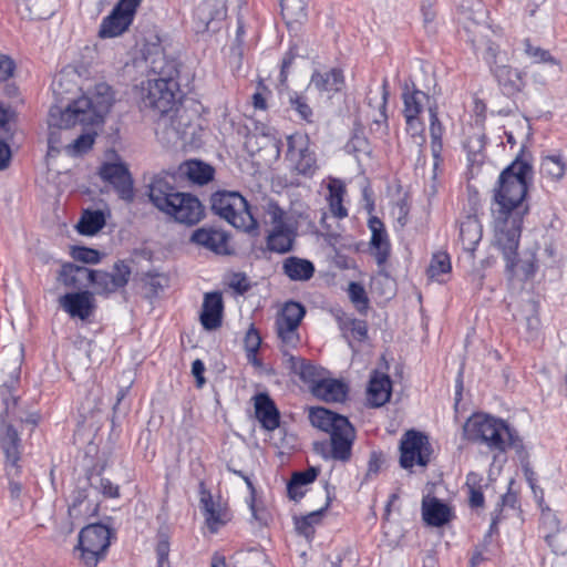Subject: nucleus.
I'll use <instances>...</instances> for the list:
<instances>
[{
  "label": "nucleus",
  "mask_w": 567,
  "mask_h": 567,
  "mask_svg": "<svg viewBox=\"0 0 567 567\" xmlns=\"http://www.w3.org/2000/svg\"><path fill=\"white\" fill-rule=\"evenodd\" d=\"M346 195V186L340 179H331L328 184V205L331 215L338 219L348 216V209L343 205V197Z\"/></svg>",
  "instance_id": "nucleus-38"
},
{
  "label": "nucleus",
  "mask_w": 567,
  "mask_h": 567,
  "mask_svg": "<svg viewBox=\"0 0 567 567\" xmlns=\"http://www.w3.org/2000/svg\"><path fill=\"white\" fill-rule=\"evenodd\" d=\"M91 284L100 295H110L125 287L131 277V268L122 260L114 264L112 271L92 270Z\"/></svg>",
  "instance_id": "nucleus-16"
},
{
  "label": "nucleus",
  "mask_w": 567,
  "mask_h": 567,
  "mask_svg": "<svg viewBox=\"0 0 567 567\" xmlns=\"http://www.w3.org/2000/svg\"><path fill=\"white\" fill-rule=\"evenodd\" d=\"M400 465L405 470L426 466L431 458V445L426 435L415 430L404 433L400 442Z\"/></svg>",
  "instance_id": "nucleus-11"
},
{
  "label": "nucleus",
  "mask_w": 567,
  "mask_h": 567,
  "mask_svg": "<svg viewBox=\"0 0 567 567\" xmlns=\"http://www.w3.org/2000/svg\"><path fill=\"white\" fill-rule=\"evenodd\" d=\"M422 519L427 526L442 527L452 519V511L441 499L426 495L422 499Z\"/></svg>",
  "instance_id": "nucleus-23"
},
{
  "label": "nucleus",
  "mask_w": 567,
  "mask_h": 567,
  "mask_svg": "<svg viewBox=\"0 0 567 567\" xmlns=\"http://www.w3.org/2000/svg\"><path fill=\"white\" fill-rule=\"evenodd\" d=\"M280 7L284 18L299 22L307 16V4L305 0H280Z\"/></svg>",
  "instance_id": "nucleus-44"
},
{
  "label": "nucleus",
  "mask_w": 567,
  "mask_h": 567,
  "mask_svg": "<svg viewBox=\"0 0 567 567\" xmlns=\"http://www.w3.org/2000/svg\"><path fill=\"white\" fill-rule=\"evenodd\" d=\"M286 361L289 364L290 370L298 374L301 380L311 384V388L320 380L318 369L299 357L289 354V357L286 358Z\"/></svg>",
  "instance_id": "nucleus-40"
},
{
  "label": "nucleus",
  "mask_w": 567,
  "mask_h": 567,
  "mask_svg": "<svg viewBox=\"0 0 567 567\" xmlns=\"http://www.w3.org/2000/svg\"><path fill=\"white\" fill-rule=\"evenodd\" d=\"M402 99L404 104V117L419 116L425 107L429 110V105H436L431 101L430 95L416 89L411 91L406 90Z\"/></svg>",
  "instance_id": "nucleus-37"
},
{
  "label": "nucleus",
  "mask_w": 567,
  "mask_h": 567,
  "mask_svg": "<svg viewBox=\"0 0 567 567\" xmlns=\"http://www.w3.org/2000/svg\"><path fill=\"white\" fill-rule=\"evenodd\" d=\"M368 338V324L365 321L357 319L354 323H352L349 330V338H346L352 347V341L363 342Z\"/></svg>",
  "instance_id": "nucleus-54"
},
{
  "label": "nucleus",
  "mask_w": 567,
  "mask_h": 567,
  "mask_svg": "<svg viewBox=\"0 0 567 567\" xmlns=\"http://www.w3.org/2000/svg\"><path fill=\"white\" fill-rule=\"evenodd\" d=\"M0 447L6 456L4 472L12 475L21 467V439L12 425H7L0 434Z\"/></svg>",
  "instance_id": "nucleus-19"
},
{
  "label": "nucleus",
  "mask_w": 567,
  "mask_h": 567,
  "mask_svg": "<svg viewBox=\"0 0 567 567\" xmlns=\"http://www.w3.org/2000/svg\"><path fill=\"white\" fill-rule=\"evenodd\" d=\"M94 97L82 95L69 103L64 109L54 105L49 112V154L65 151L69 142L66 130L80 124L82 126H97L103 123L104 116L112 106L110 86L100 84Z\"/></svg>",
  "instance_id": "nucleus-2"
},
{
  "label": "nucleus",
  "mask_w": 567,
  "mask_h": 567,
  "mask_svg": "<svg viewBox=\"0 0 567 567\" xmlns=\"http://www.w3.org/2000/svg\"><path fill=\"white\" fill-rule=\"evenodd\" d=\"M71 256L74 260L81 261L84 264L95 265L101 260V254L99 250L75 246L71 250Z\"/></svg>",
  "instance_id": "nucleus-49"
},
{
  "label": "nucleus",
  "mask_w": 567,
  "mask_h": 567,
  "mask_svg": "<svg viewBox=\"0 0 567 567\" xmlns=\"http://www.w3.org/2000/svg\"><path fill=\"white\" fill-rule=\"evenodd\" d=\"M204 371H205V365L202 360L197 359L192 363V373L196 378L198 386H202L205 382L204 377H203Z\"/></svg>",
  "instance_id": "nucleus-62"
},
{
  "label": "nucleus",
  "mask_w": 567,
  "mask_h": 567,
  "mask_svg": "<svg viewBox=\"0 0 567 567\" xmlns=\"http://www.w3.org/2000/svg\"><path fill=\"white\" fill-rule=\"evenodd\" d=\"M286 159L290 167L302 175H313L317 169V158L310 148L307 134L295 133L287 136Z\"/></svg>",
  "instance_id": "nucleus-12"
},
{
  "label": "nucleus",
  "mask_w": 567,
  "mask_h": 567,
  "mask_svg": "<svg viewBox=\"0 0 567 567\" xmlns=\"http://www.w3.org/2000/svg\"><path fill=\"white\" fill-rule=\"evenodd\" d=\"M305 315L306 309L300 302L287 301L276 316L275 330L285 359L301 343L299 328Z\"/></svg>",
  "instance_id": "nucleus-8"
},
{
  "label": "nucleus",
  "mask_w": 567,
  "mask_h": 567,
  "mask_svg": "<svg viewBox=\"0 0 567 567\" xmlns=\"http://www.w3.org/2000/svg\"><path fill=\"white\" fill-rule=\"evenodd\" d=\"M95 512V508L87 501V491L85 488H76L71 496L68 515L70 523L62 527L64 534H70L74 529V523L86 518Z\"/></svg>",
  "instance_id": "nucleus-26"
},
{
  "label": "nucleus",
  "mask_w": 567,
  "mask_h": 567,
  "mask_svg": "<svg viewBox=\"0 0 567 567\" xmlns=\"http://www.w3.org/2000/svg\"><path fill=\"white\" fill-rule=\"evenodd\" d=\"M224 312V302L221 293L218 291L207 292L200 312V323L204 329L212 331L221 326Z\"/></svg>",
  "instance_id": "nucleus-22"
},
{
  "label": "nucleus",
  "mask_w": 567,
  "mask_h": 567,
  "mask_svg": "<svg viewBox=\"0 0 567 567\" xmlns=\"http://www.w3.org/2000/svg\"><path fill=\"white\" fill-rule=\"evenodd\" d=\"M171 114L174 115V124H168L166 131L156 128L157 134L162 132L168 142L172 140L181 138L185 134L183 126H186V123H183L182 125L181 121L178 120L181 116L177 114V112L172 111Z\"/></svg>",
  "instance_id": "nucleus-53"
},
{
  "label": "nucleus",
  "mask_w": 567,
  "mask_h": 567,
  "mask_svg": "<svg viewBox=\"0 0 567 567\" xmlns=\"http://www.w3.org/2000/svg\"><path fill=\"white\" fill-rule=\"evenodd\" d=\"M468 440L485 444L494 453H505L515 450L522 454L524 445L515 429L505 421L486 414L472 415L464 425Z\"/></svg>",
  "instance_id": "nucleus-3"
},
{
  "label": "nucleus",
  "mask_w": 567,
  "mask_h": 567,
  "mask_svg": "<svg viewBox=\"0 0 567 567\" xmlns=\"http://www.w3.org/2000/svg\"><path fill=\"white\" fill-rule=\"evenodd\" d=\"M545 542L551 548L555 554H564L567 547L566 542L564 540L565 536L561 533H546L544 535Z\"/></svg>",
  "instance_id": "nucleus-56"
},
{
  "label": "nucleus",
  "mask_w": 567,
  "mask_h": 567,
  "mask_svg": "<svg viewBox=\"0 0 567 567\" xmlns=\"http://www.w3.org/2000/svg\"><path fill=\"white\" fill-rule=\"evenodd\" d=\"M175 79H148L142 84L141 102L144 109L159 114L157 130L166 131L168 124H174V115L171 112L175 105Z\"/></svg>",
  "instance_id": "nucleus-6"
},
{
  "label": "nucleus",
  "mask_w": 567,
  "mask_h": 567,
  "mask_svg": "<svg viewBox=\"0 0 567 567\" xmlns=\"http://www.w3.org/2000/svg\"><path fill=\"white\" fill-rule=\"evenodd\" d=\"M100 489L102 494L110 498H117L120 496L118 485L112 483L109 478H101Z\"/></svg>",
  "instance_id": "nucleus-60"
},
{
  "label": "nucleus",
  "mask_w": 567,
  "mask_h": 567,
  "mask_svg": "<svg viewBox=\"0 0 567 567\" xmlns=\"http://www.w3.org/2000/svg\"><path fill=\"white\" fill-rule=\"evenodd\" d=\"M309 420L312 426L330 435L329 457L341 462L349 461L355 440V430L350 421L324 408H311Z\"/></svg>",
  "instance_id": "nucleus-5"
},
{
  "label": "nucleus",
  "mask_w": 567,
  "mask_h": 567,
  "mask_svg": "<svg viewBox=\"0 0 567 567\" xmlns=\"http://www.w3.org/2000/svg\"><path fill=\"white\" fill-rule=\"evenodd\" d=\"M451 269L450 256L446 252H437L432 257L427 275L430 278L439 280L441 275L449 274Z\"/></svg>",
  "instance_id": "nucleus-47"
},
{
  "label": "nucleus",
  "mask_w": 567,
  "mask_h": 567,
  "mask_svg": "<svg viewBox=\"0 0 567 567\" xmlns=\"http://www.w3.org/2000/svg\"><path fill=\"white\" fill-rule=\"evenodd\" d=\"M389 82L386 79L382 82L381 87V96L375 102V105H372V100H369V106L373 107L375 113L372 115V120L375 124H386L388 115H386V104H388V97H389Z\"/></svg>",
  "instance_id": "nucleus-46"
},
{
  "label": "nucleus",
  "mask_w": 567,
  "mask_h": 567,
  "mask_svg": "<svg viewBox=\"0 0 567 567\" xmlns=\"http://www.w3.org/2000/svg\"><path fill=\"white\" fill-rule=\"evenodd\" d=\"M290 104L291 107L299 114L300 118L308 123L312 121V110L302 96L295 94L290 97Z\"/></svg>",
  "instance_id": "nucleus-52"
},
{
  "label": "nucleus",
  "mask_w": 567,
  "mask_h": 567,
  "mask_svg": "<svg viewBox=\"0 0 567 567\" xmlns=\"http://www.w3.org/2000/svg\"><path fill=\"white\" fill-rule=\"evenodd\" d=\"M105 225L104 214L101 210H86L83 213L78 230L82 235H94Z\"/></svg>",
  "instance_id": "nucleus-41"
},
{
  "label": "nucleus",
  "mask_w": 567,
  "mask_h": 567,
  "mask_svg": "<svg viewBox=\"0 0 567 567\" xmlns=\"http://www.w3.org/2000/svg\"><path fill=\"white\" fill-rule=\"evenodd\" d=\"M483 237V226L476 216H466L460 223L458 243L472 260Z\"/></svg>",
  "instance_id": "nucleus-20"
},
{
  "label": "nucleus",
  "mask_w": 567,
  "mask_h": 567,
  "mask_svg": "<svg viewBox=\"0 0 567 567\" xmlns=\"http://www.w3.org/2000/svg\"><path fill=\"white\" fill-rule=\"evenodd\" d=\"M143 58L156 79H175L177 68L175 60L168 59L158 42L146 43L142 50Z\"/></svg>",
  "instance_id": "nucleus-17"
},
{
  "label": "nucleus",
  "mask_w": 567,
  "mask_h": 567,
  "mask_svg": "<svg viewBox=\"0 0 567 567\" xmlns=\"http://www.w3.org/2000/svg\"><path fill=\"white\" fill-rule=\"evenodd\" d=\"M20 474H21V467H18V471L12 475H9L8 473L4 472V475L8 480L9 494H10L11 499H13V501L19 499L21 496V493H22V485L18 480Z\"/></svg>",
  "instance_id": "nucleus-58"
},
{
  "label": "nucleus",
  "mask_w": 567,
  "mask_h": 567,
  "mask_svg": "<svg viewBox=\"0 0 567 567\" xmlns=\"http://www.w3.org/2000/svg\"><path fill=\"white\" fill-rule=\"evenodd\" d=\"M92 275V270L84 266L65 262L61 266L58 280L66 288L80 289L91 284Z\"/></svg>",
  "instance_id": "nucleus-28"
},
{
  "label": "nucleus",
  "mask_w": 567,
  "mask_h": 567,
  "mask_svg": "<svg viewBox=\"0 0 567 567\" xmlns=\"http://www.w3.org/2000/svg\"><path fill=\"white\" fill-rule=\"evenodd\" d=\"M523 44L525 54L532 59L534 63L561 66L560 61L553 56L548 50L534 45L529 39H525Z\"/></svg>",
  "instance_id": "nucleus-43"
},
{
  "label": "nucleus",
  "mask_w": 567,
  "mask_h": 567,
  "mask_svg": "<svg viewBox=\"0 0 567 567\" xmlns=\"http://www.w3.org/2000/svg\"><path fill=\"white\" fill-rule=\"evenodd\" d=\"M392 382L388 374L373 371L367 389V399L371 406L380 408L391 398Z\"/></svg>",
  "instance_id": "nucleus-25"
},
{
  "label": "nucleus",
  "mask_w": 567,
  "mask_h": 567,
  "mask_svg": "<svg viewBox=\"0 0 567 567\" xmlns=\"http://www.w3.org/2000/svg\"><path fill=\"white\" fill-rule=\"evenodd\" d=\"M11 159V150L9 145L0 141V171L9 166Z\"/></svg>",
  "instance_id": "nucleus-63"
},
{
  "label": "nucleus",
  "mask_w": 567,
  "mask_h": 567,
  "mask_svg": "<svg viewBox=\"0 0 567 567\" xmlns=\"http://www.w3.org/2000/svg\"><path fill=\"white\" fill-rule=\"evenodd\" d=\"M246 352L258 351L261 344V337L258 330L251 324L244 339Z\"/></svg>",
  "instance_id": "nucleus-57"
},
{
  "label": "nucleus",
  "mask_w": 567,
  "mask_h": 567,
  "mask_svg": "<svg viewBox=\"0 0 567 567\" xmlns=\"http://www.w3.org/2000/svg\"><path fill=\"white\" fill-rule=\"evenodd\" d=\"M370 248L379 266L384 265L391 252V244L384 224L375 216L369 219Z\"/></svg>",
  "instance_id": "nucleus-21"
},
{
  "label": "nucleus",
  "mask_w": 567,
  "mask_h": 567,
  "mask_svg": "<svg viewBox=\"0 0 567 567\" xmlns=\"http://www.w3.org/2000/svg\"><path fill=\"white\" fill-rule=\"evenodd\" d=\"M349 296L358 311L364 313L369 303L364 288L358 282H351L349 285Z\"/></svg>",
  "instance_id": "nucleus-48"
},
{
  "label": "nucleus",
  "mask_w": 567,
  "mask_h": 567,
  "mask_svg": "<svg viewBox=\"0 0 567 567\" xmlns=\"http://www.w3.org/2000/svg\"><path fill=\"white\" fill-rule=\"evenodd\" d=\"M14 70V62L7 55H0V82L8 80Z\"/></svg>",
  "instance_id": "nucleus-61"
},
{
  "label": "nucleus",
  "mask_w": 567,
  "mask_h": 567,
  "mask_svg": "<svg viewBox=\"0 0 567 567\" xmlns=\"http://www.w3.org/2000/svg\"><path fill=\"white\" fill-rule=\"evenodd\" d=\"M310 85L318 92L326 93L328 96H331L343 87V72L337 68L327 71H315L311 75Z\"/></svg>",
  "instance_id": "nucleus-27"
},
{
  "label": "nucleus",
  "mask_w": 567,
  "mask_h": 567,
  "mask_svg": "<svg viewBox=\"0 0 567 567\" xmlns=\"http://www.w3.org/2000/svg\"><path fill=\"white\" fill-rule=\"evenodd\" d=\"M95 131H86L65 145V153L70 156H80L87 153L95 142Z\"/></svg>",
  "instance_id": "nucleus-42"
},
{
  "label": "nucleus",
  "mask_w": 567,
  "mask_h": 567,
  "mask_svg": "<svg viewBox=\"0 0 567 567\" xmlns=\"http://www.w3.org/2000/svg\"><path fill=\"white\" fill-rule=\"evenodd\" d=\"M540 176L549 183L557 184L566 175L567 163L564 156L557 152L542 156Z\"/></svg>",
  "instance_id": "nucleus-31"
},
{
  "label": "nucleus",
  "mask_w": 567,
  "mask_h": 567,
  "mask_svg": "<svg viewBox=\"0 0 567 567\" xmlns=\"http://www.w3.org/2000/svg\"><path fill=\"white\" fill-rule=\"evenodd\" d=\"M234 567H272L266 554L258 548L239 549L231 556Z\"/></svg>",
  "instance_id": "nucleus-39"
},
{
  "label": "nucleus",
  "mask_w": 567,
  "mask_h": 567,
  "mask_svg": "<svg viewBox=\"0 0 567 567\" xmlns=\"http://www.w3.org/2000/svg\"><path fill=\"white\" fill-rule=\"evenodd\" d=\"M491 71L505 95H515L525 86L523 74L517 69L494 63L491 65Z\"/></svg>",
  "instance_id": "nucleus-24"
},
{
  "label": "nucleus",
  "mask_w": 567,
  "mask_h": 567,
  "mask_svg": "<svg viewBox=\"0 0 567 567\" xmlns=\"http://www.w3.org/2000/svg\"><path fill=\"white\" fill-rule=\"evenodd\" d=\"M192 241L217 254L225 252L227 247L226 235L215 229L199 228L195 230Z\"/></svg>",
  "instance_id": "nucleus-35"
},
{
  "label": "nucleus",
  "mask_w": 567,
  "mask_h": 567,
  "mask_svg": "<svg viewBox=\"0 0 567 567\" xmlns=\"http://www.w3.org/2000/svg\"><path fill=\"white\" fill-rule=\"evenodd\" d=\"M334 317H336V320L338 322L339 329L342 332V336L344 338H349V330H350L352 323H354V321L357 319L351 317V316H349V315H347L346 312H343L341 310H338L336 312Z\"/></svg>",
  "instance_id": "nucleus-59"
},
{
  "label": "nucleus",
  "mask_w": 567,
  "mask_h": 567,
  "mask_svg": "<svg viewBox=\"0 0 567 567\" xmlns=\"http://www.w3.org/2000/svg\"><path fill=\"white\" fill-rule=\"evenodd\" d=\"M324 509L326 508H321V509L311 512L308 515L298 519L296 522V528H297L298 533L303 535L306 538L313 537L315 526L320 524Z\"/></svg>",
  "instance_id": "nucleus-45"
},
{
  "label": "nucleus",
  "mask_w": 567,
  "mask_h": 567,
  "mask_svg": "<svg viewBox=\"0 0 567 567\" xmlns=\"http://www.w3.org/2000/svg\"><path fill=\"white\" fill-rule=\"evenodd\" d=\"M111 530L103 524H91L79 534L80 559L85 567H96L110 546Z\"/></svg>",
  "instance_id": "nucleus-9"
},
{
  "label": "nucleus",
  "mask_w": 567,
  "mask_h": 567,
  "mask_svg": "<svg viewBox=\"0 0 567 567\" xmlns=\"http://www.w3.org/2000/svg\"><path fill=\"white\" fill-rule=\"evenodd\" d=\"M405 122H406V131H408V133L412 137L419 138L420 140L419 144L422 145L425 142V137H424V131H425L424 123L420 120L419 116L405 117Z\"/></svg>",
  "instance_id": "nucleus-55"
},
{
  "label": "nucleus",
  "mask_w": 567,
  "mask_h": 567,
  "mask_svg": "<svg viewBox=\"0 0 567 567\" xmlns=\"http://www.w3.org/2000/svg\"><path fill=\"white\" fill-rule=\"evenodd\" d=\"M255 400V414L262 427L274 431L279 426V412L274 401L266 393H258Z\"/></svg>",
  "instance_id": "nucleus-29"
},
{
  "label": "nucleus",
  "mask_w": 567,
  "mask_h": 567,
  "mask_svg": "<svg viewBox=\"0 0 567 567\" xmlns=\"http://www.w3.org/2000/svg\"><path fill=\"white\" fill-rule=\"evenodd\" d=\"M532 177L529 162L517 157L499 174L489 206L494 245L503 255L506 274L522 281L532 278L537 270L534 252L517 254L524 217L528 213L525 198Z\"/></svg>",
  "instance_id": "nucleus-1"
},
{
  "label": "nucleus",
  "mask_w": 567,
  "mask_h": 567,
  "mask_svg": "<svg viewBox=\"0 0 567 567\" xmlns=\"http://www.w3.org/2000/svg\"><path fill=\"white\" fill-rule=\"evenodd\" d=\"M282 271L290 280L307 281L312 278L315 266L308 259L291 256L284 260Z\"/></svg>",
  "instance_id": "nucleus-36"
},
{
  "label": "nucleus",
  "mask_w": 567,
  "mask_h": 567,
  "mask_svg": "<svg viewBox=\"0 0 567 567\" xmlns=\"http://www.w3.org/2000/svg\"><path fill=\"white\" fill-rule=\"evenodd\" d=\"M319 474V468L308 467L306 471L295 472L287 485V492L291 499L299 501L307 493V487L312 484Z\"/></svg>",
  "instance_id": "nucleus-34"
},
{
  "label": "nucleus",
  "mask_w": 567,
  "mask_h": 567,
  "mask_svg": "<svg viewBox=\"0 0 567 567\" xmlns=\"http://www.w3.org/2000/svg\"><path fill=\"white\" fill-rule=\"evenodd\" d=\"M148 196L155 207L181 224L195 225L204 217V207L197 197L176 192L164 178L152 182Z\"/></svg>",
  "instance_id": "nucleus-4"
},
{
  "label": "nucleus",
  "mask_w": 567,
  "mask_h": 567,
  "mask_svg": "<svg viewBox=\"0 0 567 567\" xmlns=\"http://www.w3.org/2000/svg\"><path fill=\"white\" fill-rule=\"evenodd\" d=\"M266 215L272 226L267 237V247L269 250L286 254L292 249L296 231L295 228L286 221L285 212L274 202L268 203Z\"/></svg>",
  "instance_id": "nucleus-10"
},
{
  "label": "nucleus",
  "mask_w": 567,
  "mask_h": 567,
  "mask_svg": "<svg viewBox=\"0 0 567 567\" xmlns=\"http://www.w3.org/2000/svg\"><path fill=\"white\" fill-rule=\"evenodd\" d=\"M199 503L205 524L212 534L217 533L231 519V513L227 504L220 497L215 498L205 488L200 489Z\"/></svg>",
  "instance_id": "nucleus-15"
},
{
  "label": "nucleus",
  "mask_w": 567,
  "mask_h": 567,
  "mask_svg": "<svg viewBox=\"0 0 567 567\" xmlns=\"http://www.w3.org/2000/svg\"><path fill=\"white\" fill-rule=\"evenodd\" d=\"M540 530L545 535L546 533H559L560 526L559 520L554 512L550 509L543 511L540 517Z\"/></svg>",
  "instance_id": "nucleus-51"
},
{
  "label": "nucleus",
  "mask_w": 567,
  "mask_h": 567,
  "mask_svg": "<svg viewBox=\"0 0 567 567\" xmlns=\"http://www.w3.org/2000/svg\"><path fill=\"white\" fill-rule=\"evenodd\" d=\"M60 307L72 318L86 320L94 309V297L89 290L69 292L60 297Z\"/></svg>",
  "instance_id": "nucleus-18"
},
{
  "label": "nucleus",
  "mask_w": 567,
  "mask_h": 567,
  "mask_svg": "<svg viewBox=\"0 0 567 567\" xmlns=\"http://www.w3.org/2000/svg\"><path fill=\"white\" fill-rule=\"evenodd\" d=\"M212 209L233 227L256 234L258 221L246 198L238 192L220 190L212 196Z\"/></svg>",
  "instance_id": "nucleus-7"
},
{
  "label": "nucleus",
  "mask_w": 567,
  "mask_h": 567,
  "mask_svg": "<svg viewBox=\"0 0 567 567\" xmlns=\"http://www.w3.org/2000/svg\"><path fill=\"white\" fill-rule=\"evenodd\" d=\"M114 162H104L99 168L102 181L111 184L118 196L131 202L134 197L133 179L127 166L115 155Z\"/></svg>",
  "instance_id": "nucleus-14"
},
{
  "label": "nucleus",
  "mask_w": 567,
  "mask_h": 567,
  "mask_svg": "<svg viewBox=\"0 0 567 567\" xmlns=\"http://www.w3.org/2000/svg\"><path fill=\"white\" fill-rule=\"evenodd\" d=\"M169 545L166 540H161L156 547L157 560L168 561Z\"/></svg>",
  "instance_id": "nucleus-64"
},
{
  "label": "nucleus",
  "mask_w": 567,
  "mask_h": 567,
  "mask_svg": "<svg viewBox=\"0 0 567 567\" xmlns=\"http://www.w3.org/2000/svg\"><path fill=\"white\" fill-rule=\"evenodd\" d=\"M344 150L348 154L358 157L360 154L368 153L369 143L365 137L354 134L346 144Z\"/></svg>",
  "instance_id": "nucleus-50"
},
{
  "label": "nucleus",
  "mask_w": 567,
  "mask_h": 567,
  "mask_svg": "<svg viewBox=\"0 0 567 567\" xmlns=\"http://www.w3.org/2000/svg\"><path fill=\"white\" fill-rule=\"evenodd\" d=\"M429 118H430V135H431V151L433 156V169L436 171L442 164V150L443 142L442 137L444 134V126L439 120L437 105H429Z\"/></svg>",
  "instance_id": "nucleus-30"
},
{
  "label": "nucleus",
  "mask_w": 567,
  "mask_h": 567,
  "mask_svg": "<svg viewBox=\"0 0 567 567\" xmlns=\"http://www.w3.org/2000/svg\"><path fill=\"white\" fill-rule=\"evenodd\" d=\"M143 0H118L100 25L99 35L103 39L123 34L132 24L136 10Z\"/></svg>",
  "instance_id": "nucleus-13"
},
{
  "label": "nucleus",
  "mask_w": 567,
  "mask_h": 567,
  "mask_svg": "<svg viewBox=\"0 0 567 567\" xmlns=\"http://www.w3.org/2000/svg\"><path fill=\"white\" fill-rule=\"evenodd\" d=\"M312 393L326 402H342L347 396L348 388L339 380L322 379L312 386Z\"/></svg>",
  "instance_id": "nucleus-32"
},
{
  "label": "nucleus",
  "mask_w": 567,
  "mask_h": 567,
  "mask_svg": "<svg viewBox=\"0 0 567 567\" xmlns=\"http://www.w3.org/2000/svg\"><path fill=\"white\" fill-rule=\"evenodd\" d=\"M179 173L194 184L205 185L214 178L215 169L202 161L189 159L179 166Z\"/></svg>",
  "instance_id": "nucleus-33"
}]
</instances>
